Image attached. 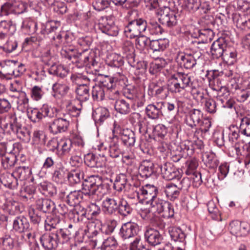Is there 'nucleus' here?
Segmentation results:
<instances>
[{"mask_svg": "<svg viewBox=\"0 0 250 250\" xmlns=\"http://www.w3.org/2000/svg\"><path fill=\"white\" fill-rule=\"evenodd\" d=\"M105 159L96 156L92 153H88L85 156V164L90 167H102L105 165Z\"/></svg>", "mask_w": 250, "mask_h": 250, "instance_id": "nucleus-27", "label": "nucleus"}, {"mask_svg": "<svg viewBox=\"0 0 250 250\" xmlns=\"http://www.w3.org/2000/svg\"><path fill=\"white\" fill-rule=\"evenodd\" d=\"M79 53L77 52V50L70 47L62 48L61 52L62 56L67 58L69 60H72V62L76 61L77 59Z\"/></svg>", "mask_w": 250, "mask_h": 250, "instance_id": "nucleus-44", "label": "nucleus"}, {"mask_svg": "<svg viewBox=\"0 0 250 250\" xmlns=\"http://www.w3.org/2000/svg\"><path fill=\"white\" fill-rule=\"evenodd\" d=\"M203 116V114L200 110L192 109L186 116L185 123L189 126L193 128L200 124Z\"/></svg>", "mask_w": 250, "mask_h": 250, "instance_id": "nucleus-17", "label": "nucleus"}, {"mask_svg": "<svg viewBox=\"0 0 250 250\" xmlns=\"http://www.w3.org/2000/svg\"><path fill=\"white\" fill-rule=\"evenodd\" d=\"M83 173L79 169H76L67 172V177L72 185L79 183L83 178Z\"/></svg>", "mask_w": 250, "mask_h": 250, "instance_id": "nucleus-40", "label": "nucleus"}, {"mask_svg": "<svg viewBox=\"0 0 250 250\" xmlns=\"http://www.w3.org/2000/svg\"><path fill=\"white\" fill-rule=\"evenodd\" d=\"M168 40L167 39H160L158 40H152L150 42L149 46L153 51L156 52H162L164 51L168 46Z\"/></svg>", "mask_w": 250, "mask_h": 250, "instance_id": "nucleus-30", "label": "nucleus"}, {"mask_svg": "<svg viewBox=\"0 0 250 250\" xmlns=\"http://www.w3.org/2000/svg\"><path fill=\"white\" fill-rule=\"evenodd\" d=\"M118 242L114 237H109L105 239L101 246L102 250H115Z\"/></svg>", "mask_w": 250, "mask_h": 250, "instance_id": "nucleus-45", "label": "nucleus"}, {"mask_svg": "<svg viewBox=\"0 0 250 250\" xmlns=\"http://www.w3.org/2000/svg\"><path fill=\"white\" fill-rule=\"evenodd\" d=\"M14 96L17 98V103L18 107H21L24 108L28 107L29 105V99L25 92H21V93H19L17 95H14Z\"/></svg>", "mask_w": 250, "mask_h": 250, "instance_id": "nucleus-54", "label": "nucleus"}, {"mask_svg": "<svg viewBox=\"0 0 250 250\" xmlns=\"http://www.w3.org/2000/svg\"><path fill=\"white\" fill-rule=\"evenodd\" d=\"M239 128L242 134L250 136V119L246 117L241 118Z\"/></svg>", "mask_w": 250, "mask_h": 250, "instance_id": "nucleus-46", "label": "nucleus"}, {"mask_svg": "<svg viewBox=\"0 0 250 250\" xmlns=\"http://www.w3.org/2000/svg\"><path fill=\"white\" fill-rule=\"evenodd\" d=\"M99 28L103 33L109 36H116L119 32L118 27L112 20H106L99 24Z\"/></svg>", "mask_w": 250, "mask_h": 250, "instance_id": "nucleus-28", "label": "nucleus"}, {"mask_svg": "<svg viewBox=\"0 0 250 250\" xmlns=\"http://www.w3.org/2000/svg\"><path fill=\"white\" fill-rule=\"evenodd\" d=\"M138 225L134 222L124 224L120 229L119 235L124 240L136 236L139 231Z\"/></svg>", "mask_w": 250, "mask_h": 250, "instance_id": "nucleus-14", "label": "nucleus"}, {"mask_svg": "<svg viewBox=\"0 0 250 250\" xmlns=\"http://www.w3.org/2000/svg\"><path fill=\"white\" fill-rule=\"evenodd\" d=\"M28 214L31 221L34 224H38L41 221V212L33 208H29Z\"/></svg>", "mask_w": 250, "mask_h": 250, "instance_id": "nucleus-62", "label": "nucleus"}, {"mask_svg": "<svg viewBox=\"0 0 250 250\" xmlns=\"http://www.w3.org/2000/svg\"><path fill=\"white\" fill-rule=\"evenodd\" d=\"M159 20L162 24L168 27L175 26L177 23V17L174 12L170 11L169 9H166L161 14Z\"/></svg>", "mask_w": 250, "mask_h": 250, "instance_id": "nucleus-19", "label": "nucleus"}, {"mask_svg": "<svg viewBox=\"0 0 250 250\" xmlns=\"http://www.w3.org/2000/svg\"><path fill=\"white\" fill-rule=\"evenodd\" d=\"M110 116L108 110L103 107H100L95 109L93 113V117L97 123H103Z\"/></svg>", "mask_w": 250, "mask_h": 250, "instance_id": "nucleus-34", "label": "nucleus"}, {"mask_svg": "<svg viewBox=\"0 0 250 250\" xmlns=\"http://www.w3.org/2000/svg\"><path fill=\"white\" fill-rule=\"evenodd\" d=\"M13 229L17 232L23 233L30 229V224L26 217L20 216L14 220Z\"/></svg>", "mask_w": 250, "mask_h": 250, "instance_id": "nucleus-25", "label": "nucleus"}, {"mask_svg": "<svg viewBox=\"0 0 250 250\" xmlns=\"http://www.w3.org/2000/svg\"><path fill=\"white\" fill-rule=\"evenodd\" d=\"M55 109L43 104L39 109L37 108L30 109L27 111L28 118L33 122H39L42 118L48 117L52 118L56 116Z\"/></svg>", "mask_w": 250, "mask_h": 250, "instance_id": "nucleus-5", "label": "nucleus"}, {"mask_svg": "<svg viewBox=\"0 0 250 250\" xmlns=\"http://www.w3.org/2000/svg\"><path fill=\"white\" fill-rule=\"evenodd\" d=\"M40 242L42 246L46 250H52L56 248L59 242L57 234L54 230L43 234L40 237Z\"/></svg>", "mask_w": 250, "mask_h": 250, "instance_id": "nucleus-12", "label": "nucleus"}, {"mask_svg": "<svg viewBox=\"0 0 250 250\" xmlns=\"http://www.w3.org/2000/svg\"><path fill=\"white\" fill-rule=\"evenodd\" d=\"M164 204L163 206L162 210L160 211V214L164 218H170L173 216L174 214V209L171 204L165 201L163 202Z\"/></svg>", "mask_w": 250, "mask_h": 250, "instance_id": "nucleus-52", "label": "nucleus"}, {"mask_svg": "<svg viewBox=\"0 0 250 250\" xmlns=\"http://www.w3.org/2000/svg\"><path fill=\"white\" fill-rule=\"evenodd\" d=\"M188 182V179L183 178L178 185H176L172 183L166 184L164 188V192L167 197L170 200L174 201L179 197L180 190L184 188L188 187V184L185 185V184Z\"/></svg>", "mask_w": 250, "mask_h": 250, "instance_id": "nucleus-10", "label": "nucleus"}, {"mask_svg": "<svg viewBox=\"0 0 250 250\" xmlns=\"http://www.w3.org/2000/svg\"><path fill=\"white\" fill-rule=\"evenodd\" d=\"M161 174L167 180H171L176 177L179 172L173 164L166 163L160 167Z\"/></svg>", "mask_w": 250, "mask_h": 250, "instance_id": "nucleus-23", "label": "nucleus"}, {"mask_svg": "<svg viewBox=\"0 0 250 250\" xmlns=\"http://www.w3.org/2000/svg\"><path fill=\"white\" fill-rule=\"evenodd\" d=\"M82 186L81 192L83 194L95 198L97 190L102 188L101 179L98 176H91L84 181Z\"/></svg>", "mask_w": 250, "mask_h": 250, "instance_id": "nucleus-6", "label": "nucleus"}, {"mask_svg": "<svg viewBox=\"0 0 250 250\" xmlns=\"http://www.w3.org/2000/svg\"><path fill=\"white\" fill-rule=\"evenodd\" d=\"M184 4L188 11L194 12L199 9L200 0H184Z\"/></svg>", "mask_w": 250, "mask_h": 250, "instance_id": "nucleus-61", "label": "nucleus"}, {"mask_svg": "<svg viewBox=\"0 0 250 250\" xmlns=\"http://www.w3.org/2000/svg\"><path fill=\"white\" fill-rule=\"evenodd\" d=\"M223 61L228 65H232L237 60L236 51L229 47H228L222 56Z\"/></svg>", "mask_w": 250, "mask_h": 250, "instance_id": "nucleus-38", "label": "nucleus"}, {"mask_svg": "<svg viewBox=\"0 0 250 250\" xmlns=\"http://www.w3.org/2000/svg\"><path fill=\"white\" fill-rule=\"evenodd\" d=\"M1 157V164L4 168L8 169L14 166L16 162V157L14 155L9 154Z\"/></svg>", "mask_w": 250, "mask_h": 250, "instance_id": "nucleus-48", "label": "nucleus"}, {"mask_svg": "<svg viewBox=\"0 0 250 250\" xmlns=\"http://www.w3.org/2000/svg\"><path fill=\"white\" fill-rule=\"evenodd\" d=\"M17 61L8 60L4 62L2 66V71L5 75L12 76Z\"/></svg>", "mask_w": 250, "mask_h": 250, "instance_id": "nucleus-49", "label": "nucleus"}, {"mask_svg": "<svg viewBox=\"0 0 250 250\" xmlns=\"http://www.w3.org/2000/svg\"><path fill=\"white\" fill-rule=\"evenodd\" d=\"M52 90L55 93L54 96L59 95L62 96L65 95L69 90L68 84L65 82H58L52 85Z\"/></svg>", "mask_w": 250, "mask_h": 250, "instance_id": "nucleus-36", "label": "nucleus"}, {"mask_svg": "<svg viewBox=\"0 0 250 250\" xmlns=\"http://www.w3.org/2000/svg\"><path fill=\"white\" fill-rule=\"evenodd\" d=\"M119 199L115 197H106L102 202V210L106 214H112L118 210Z\"/></svg>", "mask_w": 250, "mask_h": 250, "instance_id": "nucleus-18", "label": "nucleus"}, {"mask_svg": "<svg viewBox=\"0 0 250 250\" xmlns=\"http://www.w3.org/2000/svg\"><path fill=\"white\" fill-rule=\"evenodd\" d=\"M83 193L81 191H73L67 196V202L71 206L78 204L83 198Z\"/></svg>", "mask_w": 250, "mask_h": 250, "instance_id": "nucleus-41", "label": "nucleus"}, {"mask_svg": "<svg viewBox=\"0 0 250 250\" xmlns=\"http://www.w3.org/2000/svg\"><path fill=\"white\" fill-rule=\"evenodd\" d=\"M250 97V82L245 89L241 90L237 95V101L243 103Z\"/></svg>", "mask_w": 250, "mask_h": 250, "instance_id": "nucleus-64", "label": "nucleus"}, {"mask_svg": "<svg viewBox=\"0 0 250 250\" xmlns=\"http://www.w3.org/2000/svg\"><path fill=\"white\" fill-rule=\"evenodd\" d=\"M158 189L152 185L146 184L136 191L138 199L142 202L148 204L157 197Z\"/></svg>", "mask_w": 250, "mask_h": 250, "instance_id": "nucleus-7", "label": "nucleus"}, {"mask_svg": "<svg viewBox=\"0 0 250 250\" xmlns=\"http://www.w3.org/2000/svg\"><path fill=\"white\" fill-rule=\"evenodd\" d=\"M113 133L121 135L123 143L127 146H134L136 139L134 132L128 128H122L120 125L114 124Z\"/></svg>", "mask_w": 250, "mask_h": 250, "instance_id": "nucleus-11", "label": "nucleus"}, {"mask_svg": "<svg viewBox=\"0 0 250 250\" xmlns=\"http://www.w3.org/2000/svg\"><path fill=\"white\" fill-rule=\"evenodd\" d=\"M200 56L197 53L178 54L177 61L186 69H191L197 64Z\"/></svg>", "mask_w": 250, "mask_h": 250, "instance_id": "nucleus-15", "label": "nucleus"}, {"mask_svg": "<svg viewBox=\"0 0 250 250\" xmlns=\"http://www.w3.org/2000/svg\"><path fill=\"white\" fill-rule=\"evenodd\" d=\"M127 184L126 176L124 174L117 175L114 183V188L118 191L125 190Z\"/></svg>", "mask_w": 250, "mask_h": 250, "instance_id": "nucleus-37", "label": "nucleus"}, {"mask_svg": "<svg viewBox=\"0 0 250 250\" xmlns=\"http://www.w3.org/2000/svg\"><path fill=\"white\" fill-rule=\"evenodd\" d=\"M59 151L61 152V154L62 155L68 153L72 146L71 140L67 138H62L59 139Z\"/></svg>", "mask_w": 250, "mask_h": 250, "instance_id": "nucleus-42", "label": "nucleus"}, {"mask_svg": "<svg viewBox=\"0 0 250 250\" xmlns=\"http://www.w3.org/2000/svg\"><path fill=\"white\" fill-rule=\"evenodd\" d=\"M168 232L171 239L174 241L184 242L186 235L180 228L170 227L168 228Z\"/></svg>", "mask_w": 250, "mask_h": 250, "instance_id": "nucleus-35", "label": "nucleus"}, {"mask_svg": "<svg viewBox=\"0 0 250 250\" xmlns=\"http://www.w3.org/2000/svg\"><path fill=\"white\" fill-rule=\"evenodd\" d=\"M153 164L150 162H144L139 167V171L143 176L150 177L153 172Z\"/></svg>", "mask_w": 250, "mask_h": 250, "instance_id": "nucleus-47", "label": "nucleus"}, {"mask_svg": "<svg viewBox=\"0 0 250 250\" xmlns=\"http://www.w3.org/2000/svg\"><path fill=\"white\" fill-rule=\"evenodd\" d=\"M147 28H148V30L151 35L161 34L163 32L161 26L154 21H151Z\"/></svg>", "mask_w": 250, "mask_h": 250, "instance_id": "nucleus-60", "label": "nucleus"}, {"mask_svg": "<svg viewBox=\"0 0 250 250\" xmlns=\"http://www.w3.org/2000/svg\"><path fill=\"white\" fill-rule=\"evenodd\" d=\"M16 30V26L10 21H3L0 22V41L12 35Z\"/></svg>", "mask_w": 250, "mask_h": 250, "instance_id": "nucleus-20", "label": "nucleus"}, {"mask_svg": "<svg viewBox=\"0 0 250 250\" xmlns=\"http://www.w3.org/2000/svg\"><path fill=\"white\" fill-rule=\"evenodd\" d=\"M36 206L38 209L44 213L54 212L55 204L51 200L47 198H40L37 200Z\"/></svg>", "mask_w": 250, "mask_h": 250, "instance_id": "nucleus-29", "label": "nucleus"}, {"mask_svg": "<svg viewBox=\"0 0 250 250\" xmlns=\"http://www.w3.org/2000/svg\"><path fill=\"white\" fill-rule=\"evenodd\" d=\"M229 229L230 233L236 236H245L249 233L250 226L246 222L233 221L229 224Z\"/></svg>", "mask_w": 250, "mask_h": 250, "instance_id": "nucleus-13", "label": "nucleus"}, {"mask_svg": "<svg viewBox=\"0 0 250 250\" xmlns=\"http://www.w3.org/2000/svg\"><path fill=\"white\" fill-rule=\"evenodd\" d=\"M1 125L7 132L15 134L17 137L23 141L30 139V134L26 128L21 127L17 121L15 114L11 113L1 118Z\"/></svg>", "mask_w": 250, "mask_h": 250, "instance_id": "nucleus-1", "label": "nucleus"}, {"mask_svg": "<svg viewBox=\"0 0 250 250\" xmlns=\"http://www.w3.org/2000/svg\"><path fill=\"white\" fill-rule=\"evenodd\" d=\"M33 142L36 145H42L45 143V136L42 131L35 130L33 133Z\"/></svg>", "mask_w": 250, "mask_h": 250, "instance_id": "nucleus-56", "label": "nucleus"}, {"mask_svg": "<svg viewBox=\"0 0 250 250\" xmlns=\"http://www.w3.org/2000/svg\"><path fill=\"white\" fill-rule=\"evenodd\" d=\"M36 26V23L30 19H26L22 21L21 28L25 33L29 34L35 31L33 27Z\"/></svg>", "mask_w": 250, "mask_h": 250, "instance_id": "nucleus-57", "label": "nucleus"}, {"mask_svg": "<svg viewBox=\"0 0 250 250\" xmlns=\"http://www.w3.org/2000/svg\"><path fill=\"white\" fill-rule=\"evenodd\" d=\"M67 169L64 167L61 163L56 165L55 169L52 174V179L56 183H61L67 174Z\"/></svg>", "mask_w": 250, "mask_h": 250, "instance_id": "nucleus-31", "label": "nucleus"}, {"mask_svg": "<svg viewBox=\"0 0 250 250\" xmlns=\"http://www.w3.org/2000/svg\"><path fill=\"white\" fill-rule=\"evenodd\" d=\"M163 103H156L148 104L146 107V113L147 117L151 119H157L162 115Z\"/></svg>", "mask_w": 250, "mask_h": 250, "instance_id": "nucleus-22", "label": "nucleus"}, {"mask_svg": "<svg viewBox=\"0 0 250 250\" xmlns=\"http://www.w3.org/2000/svg\"><path fill=\"white\" fill-rule=\"evenodd\" d=\"M14 246V240L10 235L5 234L2 238V250H12Z\"/></svg>", "mask_w": 250, "mask_h": 250, "instance_id": "nucleus-58", "label": "nucleus"}, {"mask_svg": "<svg viewBox=\"0 0 250 250\" xmlns=\"http://www.w3.org/2000/svg\"><path fill=\"white\" fill-rule=\"evenodd\" d=\"M165 200L161 199L159 198L156 197L152 200L151 202L147 204L150 205V208L148 210L146 211V213H148V217H151V215H153L155 216V220L157 219V215L160 214V211H161L164 203Z\"/></svg>", "mask_w": 250, "mask_h": 250, "instance_id": "nucleus-21", "label": "nucleus"}, {"mask_svg": "<svg viewBox=\"0 0 250 250\" xmlns=\"http://www.w3.org/2000/svg\"><path fill=\"white\" fill-rule=\"evenodd\" d=\"M51 71L53 74L60 77H63L67 74L66 69L62 65H52Z\"/></svg>", "mask_w": 250, "mask_h": 250, "instance_id": "nucleus-63", "label": "nucleus"}, {"mask_svg": "<svg viewBox=\"0 0 250 250\" xmlns=\"http://www.w3.org/2000/svg\"><path fill=\"white\" fill-rule=\"evenodd\" d=\"M30 173V169L28 167H20L16 168L14 174L21 180L26 179Z\"/></svg>", "mask_w": 250, "mask_h": 250, "instance_id": "nucleus-55", "label": "nucleus"}, {"mask_svg": "<svg viewBox=\"0 0 250 250\" xmlns=\"http://www.w3.org/2000/svg\"><path fill=\"white\" fill-rule=\"evenodd\" d=\"M192 85L191 77L187 74L177 73L170 78L168 87L170 91L174 93H181L187 90Z\"/></svg>", "mask_w": 250, "mask_h": 250, "instance_id": "nucleus-2", "label": "nucleus"}, {"mask_svg": "<svg viewBox=\"0 0 250 250\" xmlns=\"http://www.w3.org/2000/svg\"><path fill=\"white\" fill-rule=\"evenodd\" d=\"M164 204L163 206L162 210L160 211V214L164 218H170L173 216L174 214V209L171 204L165 201L163 202Z\"/></svg>", "mask_w": 250, "mask_h": 250, "instance_id": "nucleus-51", "label": "nucleus"}, {"mask_svg": "<svg viewBox=\"0 0 250 250\" xmlns=\"http://www.w3.org/2000/svg\"><path fill=\"white\" fill-rule=\"evenodd\" d=\"M146 21L142 19L132 21L125 27L124 32L125 36L133 39L140 36L147 29Z\"/></svg>", "mask_w": 250, "mask_h": 250, "instance_id": "nucleus-4", "label": "nucleus"}, {"mask_svg": "<svg viewBox=\"0 0 250 250\" xmlns=\"http://www.w3.org/2000/svg\"><path fill=\"white\" fill-rule=\"evenodd\" d=\"M20 5L19 2H7L1 6L0 14L1 16H7L11 14L20 13H21L19 10Z\"/></svg>", "mask_w": 250, "mask_h": 250, "instance_id": "nucleus-26", "label": "nucleus"}, {"mask_svg": "<svg viewBox=\"0 0 250 250\" xmlns=\"http://www.w3.org/2000/svg\"><path fill=\"white\" fill-rule=\"evenodd\" d=\"M18 46V42L13 38L9 39L6 42L1 46V48L6 52L10 53L16 49Z\"/></svg>", "mask_w": 250, "mask_h": 250, "instance_id": "nucleus-59", "label": "nucleus"}, {"mask_svg": "<svg viewBox=\"0 0 250 250\" xmlns=\"http://www.w3.org/2000/svg\"><path fill=\"white\" fill-rule=\"evenodd\" d=\"M164 204L163 206L162 210L160 211V214L164 218H170L173 216L174 214V209L171 204L165 201L163 202Z\"/></svg>", "mask_w": 250, "mask_h": 250, "instance_id": "nucleus-50", "label": "nucleus"}, {"mask_svg": "<svg viewBox=\"0 0 250 250\" xmlns=\"http://www.w3.org/2000/svg\"><path fill=\"white\" fill-rule=\"evenodd\" d=\"M118 205V210L122 215L126 216L131 213L132 209L125 200L119 199Z\"/></svg>", "mask_w": 250, "mask_h": 250, "instance_id": "nucleus-53", "label": "nucleus"}, {"mask_svg": "<svg viewBox=\"0 0 250 250\" xmlns=\"http://www.w3.org/2000/svg\"><path fill=\"white\" fill-rule=\"evenodd\" d=\"M114 107L118 112L122 114H127L130 111V104L123 99L117 100Z\"/></svg>", "mask_w": 250, "mask_h": 250, "instance_id": "nucleus-39", "label": "nucleus"}, {"mask_svg": "<svg viewBox=\"0 0 250 250\" xmlns=\"http://www.w3.org/2000/svg\"><path fill=\"white\" fill-rule=\"evenodd\" d=\"M145 237L147 242L152 246L160 244L163 240V237L160 232L157 230L152 228L146 230Z\"/></svg>", "mask_w": 250, "mask_h": 250, "instance_id": "nucleus-24", "label": "nucleus"}, {"mask_svg": "<svg viewBox=\"0 0 250 250\" xmlns=\"http://www.w3.org/2000/svg\"><path fill=\"white\" fill-rule=\"evenodd\" d=\"M86 52L83 50L82 52H79L76 62H78L89 67L91 65L94 66L96 62L94 60L93 55L87 54Z\"/></svg>", "mask_w": 250, "mask_h": 250, "instance_id": "nucleus-32", "label": "nucleus"}, {"mask_svg": "<svg viewBox=\"0 0 250 250\" xmlns=\"http://www.w3.org/2000/svg\"><path fill=\"white\" fill-rule=\"evenodd\" d=\"M112 81L109 78L101 82L98 85L93 86L92 96L94 100L102 101L105 93L111 92L112 87Z\"/></svg>", "mask_w": 250, "mask_h": 250, "instance_id": "nucleus-9", "label": "nucleus"}, {"mask_svg": "<svg viewBox=\"0 0 250 250\" xmlns=\"http://www.w3.org/2000/svg\"><path fill=\"white\" fill-rule=\"evenodd\" d=\"M100 151L108 152L110 157L113 158L119 157L121 154L117 139L113 138L108 144L107 142H100L97 146Z\"/></svg>", "mask_w": 250, "mask_h": 250, "instance_id": "nucleus-8", "label": "nucleus"}, {"mask_svg": "<svg viewBox=\"0 0 250 250\" xmlns=\"http://www.w3.org/2000/svg\"><path fill=\"white\" fill-rule=\"evenodd\" d=\"M227 48V43L225 39L220 38L213 42L210 52L213 58H218L222 57Z\"/></svg>", "mask_w": 250, "mask_h": 250, "instance_id": "nucleus-16", "label": "nucleus"}, {"mask_svg": "<svg viewBox=\"0 0 250 250\" xmlns=\"http://www.w3.org/2000/svg\"><path fill=\"white\" fill-rule=\"evenodd\" d=\"M74 81L78 85L76 89L77 99L80 102L86 101L90 96L88 85L91 79L87 76L79 74L74 78Z\"/></svg>", "mask_w": 250, "mask_h": 250, "instance_id": "nucleus-3", "label": "nucleus"}, {"mask_svg": "<svg viewBox=\"0 0 250 250\" xmlns=\"http://www.w3.org/2000/svg\"><path fill=\"white\" fill-rule=\"evenodd\" d=\"M202 160L206 166L209 168H215L219 164L215 153L212 152L204 153L202 156Z\"/></svg>", "mask_w": 250, "mask_h": 250, "instance_id": "nucleus-33", "label": "nucleus"}, {"mask_svg": "<svg viewBox=\"0 0 250 250\" xmlns=\"http://www.w3.org/2000/svg\"><path fill=\"white\" fill-rule=\"evenodd\" d=\"M123 50L125 57L127 59L134 61L135 50L133 44L130 42L127 41L124 43Z\"/></svg>", "mask_w": 250, "mask_h": 250, "instance_id": "nucleus-43", "label": "nucleus"}]
</instances>
